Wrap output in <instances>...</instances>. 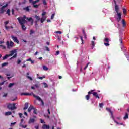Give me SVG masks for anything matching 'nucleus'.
<instances>
[{
  "label": "nucleus",
  "instance_id": "obj_1",
  "mask_svg": "<svg viewBox=\"0 0 129 129\" xmlns=\"http://www.w3.org/2000/svg\"><path fill=\"white\" fill-rule=\"evenodd\" d=\"M25 19H26L25 15H24L23 16V17H19L17 18L19 23L20 24V25L22 27V30H23V31H25L27 29V27L24 25V24H26V23H27V21H26V20H25Z\"/></svg>",
  "mask_w": 129,
  "mask_h": 129
},
{
  "label": "nucleus",
  "instance_id": "obj_2",
  "mask_svg": "<svg viewBox=\"0 0 129 129\" xmlns=\"http://www.w3.org/2000/svg\"><path fill=\"white\" fill-rule=\"evenodd\" d=\"M21 95H28V96L33 95L34 96V97L36 98V99H37V100H38L39 101H40L41 102V105H44V101L42 100V99H41V98H40V97L39 96H37V95L34 94V93H23L21 94Z\"/></svg>",
  "mask_w": 129,
  "mask_h": 129
},
{
  "label": "nucleus",
  "instance_id": "obj_3",
  "mask_svg": "<svg viewBox=\"0 0 129 129\" xmlns=\"http://www.w3.org/2000/svg\"><path fill=\"white\" fill-rule=\"evenodd\" d=\"M119 10V7H118V5H115V11L117 14V21L118 22H120L121 21V13H118V11Z\"/></svg>",
  "mask_w": 129,
  "mask_h": 129
},
{
  "label": "nucleus",
  "instance_id": "obj_4",
  "mask_svg": "<svg viewBox=\"0 0 129 129\" xmlns=\"http://www.w3.org/2000/svg\"><path fill=\"white\" fill-rule=\"evenodd\" d=\"M17 52L18 49H13L10 51V54H9V56H10V57H12V56L14 55L13 58H17V55H18V53H17Z\"/></svg>",
  "mask_w": 129,
  "mask_h": 129
},
{
  "label": "nucleus",
  "instance_id": "obj_5",
  "mask_svg": "<svg viewBox=\"0 0 129 129\" xmlns=\"http://www.w3.org/2000/svg\"><path fill=\"white\" fill-rule=\"evenodd\" d=\"M16 103L13 104H9L7 106V107L9 109H11V110H15V109H17V107H16Z\"/></svg>",
  "mask_w": 129,
  "mask_h": 129
},
{
  "label": "nucleus",
  "instance_id": "obj_6",
  "mask_svg": "<svg viewBox=\"0 0 129 129\" xmlns=\"http://www.w3.org/2000/svg\"><path fill=\"white\" fill-rule=\"evenodd\" d=\"M6 45L7 46L8 49H11V48H13V47H14V42H13V41H11L10 42V41H7L6 43Z\"/></svg>",
  "mask_w": 129,
  "mask_h": 129
},
{
  "label": "nucleus",
  "instance_id": "obj_7",
  "mask_svg": "<svg viewBox=\"0 0 129 129\" xmlns=\"http://www.w3.org/2000/svg\"><path fill=\"white\" fill-rule=\"evenodd\" d=\"M11 38L13 40L14 42H15V43H17V44L20 43V41H19V40H18V38H17V37L14 35H12Z\"/></svg>",
  "mask_w": 129,
  "mask_h": 129
},
{
  "label": "nucleus",
  "instance_id": "obj_8",
  "mask_svg": "<svg viewBox=\"0 0 129 129\" xmlns=\"http://www.w3.org/2000/svg\"><path fill=\"white\" fill-rule=\"evenodd\" d=\"M23 123H25V122H24V119H22L21 122L20 124V127H22V128H26L28 126V125H24V124H23Z\"/></svg>",
  "mask_w": 129,
  "mask_h": 129
},
{
  "label": "nucleus",
  "instance_id": "obj_9",
  "mask_svg": "<svg viewBox=\"0 0 129 129\" xmlns=\"http://www.w3.org/2000/svg\"><path fill=\"white\" fill-rule=\"evenodd\" d=\"M27 20L28 22H30L31 25H33L34 24V20H33V18L31 17L30 18H28L26 16V18H24V20Z\"/></svg>",
  "mask_w": 129,
  "mask_h": 129
},
{
  "label": "nucleus",
  "instance_id": "obj_10",
  "mask_svg": "<svg viewBox=\"0 0 129 129\" xmlns=\"http://www.w3.org/2000/svg\"><path fill=\"white\" fill-rule=\"evenodd\" d=\"M110 113H111V117L112 118L113 120H114V122L116 123L117 124H119V123H118L115 119H114V116H113V113L112 112L110 111Z\"/></svg>",
  "mask_w": 129,
  "mask_h": 129
},
{
  "label": "nucleus",
  "instance_id": "obj_11",
  "mask_svg": "<svg viewBox=\"0 0 129 129\" xmlns=\"http://www.w3.org/2000/svg\"><path fill=\"white\" fill-rule=\"evenodd\" d=\"M35 121H36V119H35L34 118H30L28 122L29 124H31V123H34V122H35Z\"/></svg>",
  "mask_w": 129,
  "mask_h": 129
},
{
  "label": "nucleus",
  "instance_id": "obj_12",
  "mask_svg": "<svg viewBox=\"0 0 129 129\" xmlns=\"http://www.w3.org/2000/svg\"><path fill=\"white\" fill-rule=\"evenodd\" d=\"M8 4H6L5 5L3 6L2 7V8H1V12L2 13H4V12H5V8H7V7L8 6Z\"/></svg>",
  "mask_w": 129,
  "mask_h": 129
},
{
  "label": "nucleus",
  "instance_id": "obj_13",
  "mask_svg": "<svg viewBox=\"0 0 129 129\" xmlns=\"http://www.w3.org/2000/svg\"><path fill=\"white\" fill-rule=\"evenodd\" d=\"M93 96H95L96 98H98L99 99V96L98 95V94L96 92H93L92 93Z\"/></svg>",
  "mask_w": 129,
  "mask_h": 129
},
{
  "label": "nucleus",
  "instance_id": "obj_14",
  "mask_svg": "<svg viewBox=\"0 0 129 129\" xmlns=\"http://www.w3.org/2000/svg\"><path fill=\"white\" fill-rule=\"evenodd\" d=\"M42 128L43 129H50V126L46 125V124H44L42 126Z\"/></svg>",
  "mask_w": 129,
  "mask_h": 129
},
{
  "label": "nucleus",
  "instance_id": "obj_15",
  "mask_svg": "<svg viewBox=\"0 0 129 129\" xmlns=\"http://www.w3.org/2000/svg\"><path fill=\"white\" fill-rule=\"evenodd\" d=\"M47 17L46 16H42V18L41 19V23H44V21L46 20Z\"/></svg>",
  "mask_w": 129,
  "mask_h": 129
},
{
  "label": "nucleus",
  "instance_id": "obj_16",
  "mask_svg": "<svg viewBox=\"0 0 129 129\" xmlns=\"http://www.w3.org/2000/svg\"><path fill=\"white\" fill-rule=\"evenodd\" d=\"M28 107H29V103H25V107H24L23 109L26 110V109H27Z\"/></svg>",
  "mask_w": 129,
  "mask_h": 129
},
{
  "label": "nucleus",
  "instance_id": "obj_17",
  "mask_svg": "<svg viewBox=\"0 0 129 129\" xmlns=\"http://www.w3.org/2000/svg\"><path fill=\"white\" fill-rule=\"evenodd\" d=\"M12 115V112H10V111L6 112L5 113V115H6V116H8V115Z\"/></svg>",
  "mask_w": 129,
  "mask_h": 129
},
{
  "label": "nucleus",
  "instance_id": "obj_18",
  "mask_svg": "<svg viewBox=\"0 0 129 129\" xmlns=\"http://www.w3.org/2000/svg\"><path fill=\"white\" fill-rule=\"evenodd\" d=\"M24 10L26 11V12H30V6H27L24 8Z\"/></svg>",
  "mask_w": 129,
  "mask_h": 129
},
{
  "label": "nucleus",
  "instance_id": "obj_19",
  "mask_svg": "<svg viewBox=\"0 0 129 129\" xmlns=\"http://www.w3.org/2000/svg\"><path fill=\"white\" fill-rule=\"evenodd\" d=\"M9 57H10V54H7L3 58V60H6V59H8Z\"/></svg>",
  "mask_w": 129,
  "mask_h": 129
},
{
  "label": "nucleus",
  "instance_id": "obj_20",
  "mask_svg": "<svg viewBox=\"0 0 129 129\" xmlns=\"http://www.w3.org/2000/svg\"><path fill=\"white\" fill-rule=\"evenodd\" d=\"M32 109H34V107L33 106H30L28 109V112H30Z\"/></svg>",
  "mask_w": 129,
  "mask_h": 129
},
{
  "label": "nucleus",
  "instance_id": "obj_21",
  "mask_svg": "<svg viewBox=\"0 0 129 129\" xmlns=\"http://www.w3.org/2000/svg\"><path fill=\"white\" fill-rule=\"evenodd\" d=\"M104 43H109V39L105 38L104 39Z\"/></svg>",
  "mask_w": 129,
  "mask_h": 129
},
{
  "label": "nucleus",
  "instance_id": "obj_22",
  "mask_svg": "<svg viewBox=\"0 0 129 129\" xmlns=\"http://www.w3.org/2000/svg\"><path fill=\"white\" fill-rule=\"evenodd\" d=\"M121 23L122 27H125L126 25V24H125V22L124 21V20H122Z\"/></svg>",
  "mask_w": 129,
  "mask_h": 129
},
{
  "label": "nucleus",
  "instance_id": "obj_23",
  "mask_svg": "<svg viewBox=\"0 0 129 129\" xmlns=\"http://www.w3.org/2000/svg\"><path fill=\"white\" fill-rule=\"evenodd\" d=\"M43 70H45V71H47V70H49V68H48V67H47V66H43Z\"/></svg>",
  "mask_w": 129,
  "mask_h": 129
},
{
  "label": "nucleus",
  "instance_id": "obj_24",
  "mask_svg": "<svg viewBox=\"0 0 129 129\" xmlns=\"http://www.w3.org/2000/svg\"><path fill=\"white\" fill-rule=\"evenodd\" d=\"M6 14L8 15V16H11V11H10V9H8L6 11Z\"/></svg>",
  "mask_w": 129,
  "mask_h": 129
},
{
  "label": "nucleus",
  "instance_id": "obj_25",
  "mask_svg": "<svg viewBox=\"0 0 129 129\" xmlns=\"http://www.w3.org/2000/svg\"><path fill=\"white\" fill-rule=\"evenodd\" d=\"M8 64L9 63L8 62H4V63L2 64V67H5V66H8Z\"/></svg>",
  "mask_w": 129,
  "mask_h": 129
},
{
  "label": "nucleus",
  "instance_id": "obj_26",
  "mask_svg": "<svg viewBox=\"0 0 129 129\" xmlns=\"http://www.w3.org/2000/svg\"><path fill=\"white\" fill-rule=\"evenodd\" d=\"M123 118L124 119H127V118H128V114H127V113H126L125 115Z\"/></svg>",
  "mask_w": 129,
  "mask_h": 129
},
{
  "label": "nucleus",
  "instance_id": "obj_27",
  "mask_svg": "<svg viewBox=\"0 0 129 129\" xmlns=\"http://www.w3.org/2000/svg\"><path fill=\"white\" fill-rule=\"evenodd\" d=\"M91 45H92V49H93V48H94V46H95V43H94V41L91 42Z\"/></svg>",
  "mask_w": 129,
  "mask_h": 129
},
{
  "label": "nucleus",
  "instance_id": "obj_28",
  "mask_svg": "<svg viewBox=\"0 0 129 129\" xmlns=\"http://www.w3.org/2000/svg\"><path fill=\"white\" fill-rule=\"evenodd\" d=\"M37 78L38 79H40V80H42L43 78H46V76H43V77H38Z\"/></svg>",
  "mask_w": 129,
  "mask_h": 129
},
{
  "label": "nucleus",
  "instance_id": "obj_29",
  "mask_svg": "<svg viewBox=\"0 0 129 129\" xmlns=\"http://www.w3.org/2000/svg\"><path fill=\"white\" fill-rule=\"evenodd\" d=\"M40 2V0H36L35 1H33L32 2V5H35V4H37V3H39Z\"/></svg>",
  "mask_w": 129,
  "mask_h": 129
},
{
  "label": "nucleus",
  "instance_id": "obj_30",
  "mask_svg": "<svg viewBox=\"0 0 129 129\" xmlns=\"http://www.w3.org/2000/svg\"><path fill=\"white\" fill-rule=\"evenodd\" d=\"M14 85H15L14 83H10L9 84L8 87L9 88L12 87V86H14Z\"/></svg>",
  "mask_w": 129,
  "mask_h": 129
},
{
  "label": "nucleus",
  "instance_id": "obj_31",
  "mask_svg": "<svg viewBox=\"0 0 129 129\" xmlns=\"http://www.w3.org/2000/svg\"><path fill=\"white\" fill-rule=\"evenodd\" d=\"M35 18L36 19V20H37V21H40V16L37 15L35 16Z\"/></svg>",
  "mask_w": 129,
  "mask_h": 129
},
{
  "label": "nucleus",
  "instance_id": "obj_32",
  "mask_svg": "<svg viewBox=\"0 0 129 129\" xmlns=\"http://www.w3.org/2000/svg\"><path fill=\"white\" fill-rule=\"evenodd\" d=\"M5 82H6V81H5L2 83H0V86L2 85H4V84H5ZM1 89H2V87H0V90H1Z\"/></svg>",
  "mask_w": 129,
  "mask_h": 129
},
{
  "label": "nucleus",
  "instance_id": "obj_33",
  "mask_svg": "<svg viewBox=\"0 0 129 129\" xmlns=\"http://www.w3.org/2000/svg\"><path fill=\"white\" fill-rule=\"evenodd\" d=\"M44 48H45V51H50V49L49 48V47H48L47 46H45Z\"/></svg>",
  "mask_w": 129,
  "mask_h": 129
},
{
  "label": "nucleus",
  "instance_id": "obj_34",
  "mask_svg": "<svg viewBox=\"0 0 129 129\" xmlns=\"http://www.w3.org/2000/svg\"><path fill=\"white\" fill-rule=\"evenodd\" d=\"M93 91H95V90H92L88 92V94H92L93 93H92Z\"/></svg>",
  "mask_w": 129,
  "mask_h": 129
},
{
  "label": "nucleus",
  "instance_id": "obj_35",
  "mask_svg": "<svg viewBox=\"0 0 129 129\" xmlns=\"http://www.w3.org/2000/svg\"><path fill=\"white\" fill-rule=\"evenodd\" d=\"M42 84H43L45 88H46V87H48V84L46 83H43Z\"/></svg>",
  "mask_w": 129,
  "mask_h": 129
},
{
  "label": "nucleus",
  "instance_id": "obj_36",
  "mask_svg": "<svg viewBox=\"0 0 129 129\" xmlns=\"http://www.w3.org/2000/svg\"><path fill=\"white\" fill-rule=\"evenodd\" d=\"M90 64V62H88L84 68V70H85V69H86L87 67H88V65H89Z\"/></svg>",
  "mask_w": 129,
  "mask_h": 129
},
{
  "label": "nucleus",
  "instance_id": "obj_37",
  "mask_svg": "<svg viewBox=\"0 0 129 129\" xmlns=\"http://www.w3.org/2000/svg\"><path fill=\"white\" fill-rule=\"evenodd\" d=\"M90 97V96H89V95H87L86 96V99L87 100H89V98Z\"/></svg>",
  "mask_w": 129,
  "mask_h": 129
},
{
  "label": "nucleus",
  "instance_id": "obj_38",
  "mask_svg": "<svg viewBox=\"0 0 129 129\" xmlns=\"http://www.w3.org/2000/svg\"><path fill=\"white\" fill-rule=\"evenodd\" d=\"M123 13L124 15H125V14L126 13V9H125V8L123 9Z\"/></svg>",
  "mask_w": 129,
  "mask_h": 129
},
{
  "label": "nucleus",
  "instance_id": "obj_39",
  "mask_svg": "<svg viewBox=\"0 0 129 129\" xmlns=\"http://www.w3.org/2000/svg\"><path fill=\"white\" fill-rule=\"evenodd\" d=\"M19 116L20 117V118H25V117H24V116H23V114L22 113H19Z\"/></svg>",
  "mask_w": 129,
  "mask_h": 129
},
{
  "label": "nucleus",
  "instance_id": "obj_40",
  "mask_svg": "<svg viewBox=\"0 0 129 129\" xmlns=\"http://www.w3.org/2000/svg\"><path fill=\"white\" fill-rule=\"evenodd\" d=\"M55 33H56V34H62V31H57L55 32Z\"/></svg>",
  "mask_w": 129,
  "mask_h": 129
},
{
  "label": "nucleus",
  "instance_id": "obj_41",
  "mask_svg": "<svg viewBox=\"0 0 129 129\" xmlns=\"http://www.w3.org/2000/svg\"><path fill=\"white\" fill-rule=\"evenodd\" d=\"M43 5H44L45 6L47 5V2L46 1V0H43Z\"/></svg>",
  "mask_w": 129,
  "mask_h": 129
},
{
  "label": "nucleus",
  "instance_id": "obj_42",
  "mask_svg": "<svg viewBox=\"0 0 129 129\" xmlns=\"http://www.w3.org/2000/svg\"><path fill=\"white\" fill-rule=\"evenodd\" d=\"M33 109H34L33 113H34V114H37V109H35V108H34Z\"/></svg>",
  "mask_w": 129,
  "mask_h": 129
},
{
  "label": "nucleus",
  "instance_id": "obj_43",
  "mask_svg": "<svg viewBox=\"0 0 129 129\" xmlns=\"http://www.w3.org/2000/svg\"><path fill=\"white\" fill-rule=\"evenodd\" d=\"M104 44L106 46V47H108V46H109V43H108V42H107V43L104 42Z\"/></svg>",
  "mask_w": 129,
  "mask_h": 129
},
{
  "label": "nucleus",
  "instance_id": "obj_44",
  "mask_svg": "<svg viewBox=\"0 0 129 129\" xmlns=\"http://www.w3.org/2000/svg\"><path fill=\"white\" fill-rule=\"evenodd\" d=\"M21 62H22V60L18 59L17 61V64L19 65V64H21Z\"/></svg>",
  "mask_w": 129,
  "mask_h": 129
},
{
  "label": "nucleus",
  "instance_id": "obj_45",
  "mask_svg": "<svg viewBox=\"0 0 129 129\" xmlns=\"http://www.w3.org/2000/svg\"><path fill=\"white\" fill-rule=\"evenodd\" d=\"M83 35L85 39H86V34H85V32H84V31H83Z\"/></svg>",
  "mask_w": 129,
  "mask_h": 129
},
{
  "label": "nucleus",
  "instance_id": "obj_46",
  "mask_svg": "<svg viewBox=\"0 0 129 129\" xmlns=\"http://www.w3.org/2000/svg\"><path fill=\"white\" fill-rule=\"evenodd\" d=\"M8 96V94L7 93H4L3 95V97H7V96Z\"/></svg>",
  "mask_w": 129,
  "mask_h": 129
},
{
  "label": "nucleus",
  "instance_id": "obj_47",
  "mask_svg": "<svg viewBox=\"0 0 129 129\" xmlns=\"http://www.w3.org/2000/svg\"><path fill=\"white\" fill-rule=\"evenodd\" d=\"M33 5H33L34 8H38L39 7V5H35V4H33Z\"/></svg>",
  "mask_w": 129,
  "mask_h": 129
},
{
  "label": "nucleus",
  "instance_id": "obj_48",
  "mask_svg": "<svg viewBox=\"0 0 129 129\" xmlns=\"http://www.w3.org/2000/svg\"><path fill=\"white\" fill-rule=\"evenodd\" d=\"M54 17H55V14H53L51 17V20H53L54 19Z\"/></svg>",
  "mask_w": 129,
  "mask_h": 129
},
{
  "label": "nucleus",
  "instance_id": "obj_49",
  "mask_svg": "<svg viewBox=\"0 0 129 129\" xmlns=\"http://www.w3.org/2000/svg\"><path fill=\"white\" fill-rule=\"evenodd\" d=\"M99 106H100V107H101V108L103 107V103H100V104H99Z\"/></svg>",
  "mask_w": 129,
  "mask_h": 129
},
{
  "label": "nucleus",
  "instance_id": "obj_50",
  "mask_svg": "<svg viewBox=\"0 0 129 129\" xmlns=\"http://www.w3.org/2000/svg\"><path fill=\"white\" fill-rule=\"evenodd\" d=\"M80 38L82 41V44H83V38H82V36H80Z\"/></svg>",
  "mask_w": 129,
  "mask_h": 129
},
{
  "label": "nucleus",
  "instance_id": "obj_51",
  "mask_svg": "<svg viewBox=\"0 0 129 129\" xmlns=\"http://www.w3.org/2000/svg\"><path fill=\"white\" fill-rule=\"evenodd\" d=\"M8 24H9V21H6L4 22V24L5 25V26H7Z\"/></svg>",
  "mask_w": 129,
  "mask_h": 129
},
{
  "label": "nucleus",
  "instance_id": "obj_52",
  "mask_svg": "<svg viewBox=\"0 0 129 129\" xmlns=\"http://www.w3.org/2000/svg\"><path fill=\"white\" fill-rule=\"evenodd\" d=\"M0 47H2V49H6V46H4V45H0Z\"/></svg>",
  "mask_w": 129,
  "mask_h": 129
},
{
  "label": "nucleus",
  "instance_id": "obj_53",
  "mask_svg": "<svg viewBox=\"0 0 129 129\" xmlns=\"http://www.w3.org/2000/svg\"><path fill=\"white\" fill-rule=\"evenodd\" d=\"M16 123H17V122H15L14 123H11V126H12L13 125H15V124H16Z\"/></svg>",
  "mask_w": 129,
  "mask_h": 129
},
{
  "label": "nucleus",
  "instance_id": "obj_54",
  "mask_svg": "<svg viewBox=\"0 0 129 129\" xmlns=\"http://www.w3.org/2000/svg\"><path fill=\"white\" fill-rule=\"evenodd\" d=\"M106 110H107V111H108L109 112H110V111H111L110 110V109H109V108H106Z\"/></svg>",
  "mask_w": 129,
  "mask_h": 129
},
{
  "label": "nucleus",
  "instance_id": "obj_55",
  "mask_svg": "<svg viewBox=\"0 0 129 129\" xmlns=\"http://www.w3.org/2000/svg\"><path fill=\"white\" fill-rule=\"evenodd\" d=\"M5 28L6 30H9L10 29V27L9 26H7V25L5 26Z\"/></svg>",
  "mask_w": 129,
  "mask_h": 129
},
{
  "label": "nucleus",
  "instance_id": "obj_56",
  "mask_svg": "<svg viewBox=\"0 0 129 129\" xmlns=\"http://www.w3.org/2000/svg\"><path fill=\"white\" fill-rule=\"evenodd\" d=\"M34 34V31H33V30H30V35H32Z\"/></svg>",
  "mask_w": 129,
  "mask_h": 129
},
{
  "label": "nucleus",
  "instance_id": "obj_57",
  "mask_svg": "<svg viewBox=\"0 0 129 129\" xmlns=\"http://www.w3.org/2000/svg\"><path fill=\"white\" fill-rule=\"evenodd\" d=\"M31 60H32V58H29V59H28L26 60V61H27V62H28V61L31 62Z\"/></svg>",
  "mask_w": 129,
  "mask_h": 129
},
{
  "label": "nucleus",
  "instance_id": "obj_58",
  "mask_svg": "<svg viewBox=\"0 0 129 129\" xmlns=\"http://www.w3.org/2000/svg\"><path fill=\"white\" fill-rule=\"evenodd\" d=\"M27 78L28 79H30V80H33V79L30 76H27Z\"/></svg>",
  "mask_w": 129,
  "mask_h": 129
},
{
  "label": "nucleus",
  "instance_id": "obj_59",
  "mask_svg": "<svg viewBox=\"0 0 129 129\" xmlns=\"http://www.w3.org/2000/svg\"><path fill=\"white\" fill-rule=\"evenodd\" d=\"M45 15H46V12H43L42 14V17H45Z\"/></svg>",
  "mask_w": 129,
  "mask_h": 129
},
{
  "label": "nucleus",
  "instance_id": "obj_60",
  "mask_svg": "<svg viewBox=\"0 0 129 129\" xmlns=\"http://www.w3.org/2000/svg\"><path fill=\"white\" fill-rule=\"evenodd\" d=\"M41 123H44V120H42V119H40Z\"/></svg>",
  "mask_w": 129,
  "mask_h": 129
},
{
  "label": "nucleus",
  "instance_id": "obj_61",
  "mask_svg": "<svg viewBox=\"0 0 129 129\" xmlns=\"http://www.w3.org/2000/svg\"><path fill=\"white\" fill-rule=\"evenodd\" d=\"M35 128L36 129H39V125H36L35 126Z\"/></svg>",
  "mask_w": 129,
  "mask_h": 129
},
{
  "label": "nucleus",
  "instance_id": "obj_62",
  "mask_svg": "<svg viewBox=\"0 0 129 129\" xmlns=\"http://www.w3.org/2000/svg\"><path fill=\"white\" fill-rule=\"evenodd\" d=\"M12 14L14 15V13H15V10L14 9H12Z\"/></svg>",
  "mask_w": 129,
  "mask_h": 129
},
{
  "label": "nucleus",
  "instance_id": "obj_63",
  "mask_svg": "<svg viewBox=\"0 0 129 129\" xmlns=\"http://www.w3.org/2000/svg\"><path fill=\"white\" fill-rule=\"evenodd\" d=\"M35 87H36L37 88H38V87H39V85L36 84V85H35Z\"/></svg>",
  "mask_w": 129,
  "mask_h": 129
},
{
  "label": "nucleus",
  "instance_id": "obj_64",
  "mask_svg": "<svg viewBox=\"0 0 129 129\" xmlns=\"http://www.w3.org/2000/svg\"><path fill=\"white\" fill-rule=\"evenodd\" d=\"M59 51H57L56 53V55H59Z\"/></svg>",
  "mask_w": 129,
  "mask_h": 129
}]
</instances>
